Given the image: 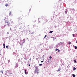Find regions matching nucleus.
Returning a JSON list of instances; mask_svg holds the SVG:
<instances>
[{
  "label": "nucleus",
  "mask_w": 77,
  "mask_h": 77,
  "mask_svg": "<svg viewBox=\"0 0 77 77\" xmlns=\"http://www.w3.org/2000/svg\"><path fill=\"white\" fill-rule=\"evenodd\" d=\"M35 73H36L37 74H38L39 72V69L38 68V67L36 66L35 67Z\"/></svg>",
  "instance_id": "1"
},
{
  "label": "nucleus",
  "mask_w": 77,
  "mask_h": 77,
  "mask_svg": "<svg viewBox=\"0 0 77 77\" xmlns=\"http://www.w3.org/2000/svg\"><path fill=\"white\" fill-rule=\"evenodd\" d=\"M60 70H61V69L59 68V69L58 70H57V72H58V71L59 72V71H60Z\"/></svg>",
  "instance_id": "2"
},
{
  "label": "nucleus",
  "mask_w": 77,
  "mask_h": 77,
  "mask_svg": "<svg viewBox=\"0 0 77 77\" xmlns=\"http://www.w3.org/2000/svg\"><path fill=\"white\" fill-rule=\"evenodd\" d=\"M7 25L8 26H9V22H7Z\"/></svg>",
  "instance_id": "3"
},
{
  "label": "nucleus",
  "mask_w": 77,
  "mask_h": 77,
  "mask_svg": "<svg viewBox=\"0 0 77 77\" xmlns=\"http://www.w3.org/2000/svg\"><path fill=\"white\" fill-rule=\"evenodd\" d=\"M25 74H27L28 73H27V72H26V70H25Z\"/></svg>",
  "instance_id": "4"
},
{
  "label": "nucleus",
  "mask_w": 77,
  "mask_h": 77,
  "mask_svg": "<svg viewBox=\"0 0 77 77\" xmlns=\"http://www.w3.org/2000/svg\"><path fill=\"white\" fill-rule=\"evenodd\" d=\"M53 31H51L49 32V33H53Z\"/></svg>",
  "instance_id": "5"
},
{
  "label": "nucleus",
  "mask_w": 77,
  "mask_h": 77,
  "mask_svg": "<svg viewBox=\"0 0 77 77\" xmlns=\"http://www.w3.org/2000/svg\"><path fill=\"white\" fill-rule=\"evenodd\" d=\"M73 69L74 71H75V70L76 69V68H75V67H73Z\"/></svg>",
  "instance_id": "6"
},
{
  "label": "nucleus",
  "mask_w": 77,
  "mask_h": 77,
  "mask_svg": "<svg viewBox=\"0 0 77 77\" xmlns=\"http://www.w3.org/2000/svg\"><path fill=\"white\" fill-rule=\"evenodd\" d=\"M1 72H2V74H3V70L1 71Z\"/></svg>",
  "instance_id": "7"
},
{
  "label": "nucleus",
  "mask_w": 77,
  "mask_h": 77,
  "mask_svg": "<svg viewBox=\"0 0 77 77\" xmlns=\"http://www.w3.org/2000/svg\"><path fill=\"white\" fill-rule=\"evenodd\" d=\"M72 76H73V77H75V75L74 74H73L72 75Z\"/></svg>",
  "instance_id": "8"
},
{
  "label": "nucleus",
  "mask_w": 77,
  "mask_h": 77,
  "mask_svg": "<svg viewBox=\"0 0 77 77\" xmlns=\"http://www.w3.org/2000/svg\"><path fill=\"white\" fill-rule=\"evenodd\" d=\"M8 6V4H6L5 5V6L7 7Z\"/></svg>",
  "instance_id": "9"
},
{
  "label": "nucleus",
  "mask_w": 77,
  "mask_h": 77,
  "mask_svg": "<svg viewBox=\"0 0 77 77\" xmlns=\"http://www.w3.org/2000/svg\"><path fill=\"white\" fill-rule=\"evenodd\" d=\"M9 15H11V11H10Z\"/></svg>",
  "instance_id": "10"
},
{
  "label": "nucleus",
  "mask_w": 77,
  "mask_h": 77,
  "mask_svg": "<svg viewBox=\"0 0 77 77\" xmlns=\"http://www.w3.org/2000/svg\"><path fill=\"white\" fill-rule=\"evenodd\" d=\"M39 65V66H42V64H40Z\"/></svg>",
  "instance_id": "11"
},
{
  "label": "nucleus",
  "mask_w": 77,
  "mask_h": 77,
  "mask_svg": "<svg viewBox=\"0 0 77 77\" xmlns=\"http://www.w3.org/2000/svg\"><path fill=\"white\" fill-rule=\"evenodd\" d=\"M74 62L75 63V62H77V61H76V60H74Z\"/></svg>",
  "instance_id": "12"
},
{
  "label": "nucleus",
  "mask_w": 77,
  "mask_h": 77,
  "mask_svg": "<svg viewBox=\"0 0 77 77\" xmlns=\"http://www.w3.org/2000/svg\"><path fill=\"white\" fill-rule=\"evenodd\" d=\"M46 37H47V35H46L45 36L44 38V39H45V38Z\"/></svg>",
  "instance_id": "13"
},
{
  "label": "nucleus",
  "mask_w": 77,
  "mask_h": 77,
  "mask_svg": "<svg viewBox=\"0 0 77 77\" xmlns=\"http://www.w3.org/2000/svg\"><path fill=\"white\" fill-rule=\"evenodd\" d=\"M72 36H73V37H74V36H75L74 34H72Z\"/></svg>",
  "instance_id": "14"
},
{
  "label": "nucleus",
  "mask_w": 77,
  "mask_h": 77,
  "mask_svg": "<svg viewBox=\"0 0 77 77\" xmlns=\"http://www.w3.org/2000/svg\"><path fill=\"white\" fill-rule=\"evenodd\" d=\"M58 50V49L56 48L55 49V51H57Z\"/></svg>",
  "instance_id": "15"
},
{
  "label": "nucleus",
  "mask_w": 77,
  "mask_h": 77,
  "mask_svg": "<svg viewBox=\"0 0 77 77\" xmlns=\"http://www.w3.org/2000/svg\"><path fill=\"white\" fill-rule=\"evenodd\" d=\"M75 49H77V46H75Z\"/></svg>",
  "instance_id": "16"
},
{
  "label": "nucleus",
  "mask_w": 77,
  "mask_h": 77,
  "mask_svg": "<svg viewBox=\"0 0 77 77\" xmlns=\"http://www.w3.org/2000/svg\"><path fill=\"white\" fill-rule=\"evenodd\" d=\"M49 58L50 59H51L52 58V57H51V56H50Z\"/></svg>",
  "instance_id": "17"
},
{
  "label": "nucleus",
  "mask_w": 77,
  "mask_h": 77,
  "mask_svg": "<svg viewBox=\"0 0 77 77\" xmlns=\"http://www.w3.org/2000/svg\"><path fill=\"white\" fill-rule=\"evenodd\" d=\"M27 65H28L29 66H30V64H28Z\"/></svg>",
  "instance_id": "18"
},
{
  "label": "nucleus",
  "mask_w": 77,
  "mask_h": 77,
  "mask_svg": "<svg viewBox=\"0 0 77 77\" xmlns=\"http://www.w3.org/2000/svg\"><path fill=\"white\" fill-rule=\"evenodd\" d=\"M65 13H66V14H67V11H65Z\"/></svg>",
  "instance_id": "19"
},
{
  "label": "nucleus",
  "mask_w": 77,
  "mask_h": 77,
  "mask_svg": "<svg viewBox=\"0 0 77 77\" xmlns=\"http://www.w3.org/2000/svg\"><path fill=\"white\" fill-rule=\"evenodd\" d=\"M18 20H20V17H19L18 18Z\"/></svg>",
  "instance_id": "20"
},
{
  "label": "nucleus",
  "mask_w": 77,
  "mask_h": 77,
  "mask_svg": "<svg viewBox=\"0 0 77 77\" xmlns=\"http://www.w3.org/2000/svg\"><path fill=\"white\" fill-rule=\"evenodd\" d=\"M3 46H5V44H3Z\"/></svg>",
  "instance_id": "21"
},
{
  "label": "nucleus",
  "mask_w": 77,
  "mask_h": 77,
  "mask_svg": "<svg viewBox=\"0 0 77 77\" xmlns=\"http://www.w3.org/2000/svg\"><path fill=\"white\" fill-rule=\"evenodd\" d=\"M9 32H7V35H9Z\"/></svg>",
  "instance_id": "22"
},
{
  "label": "nucleus",
  "mask_w": 77,
  "mask_h": 77,
  "mask_svg": "<svg viewBox=\"0 0 77 77\" xmlns=\"http://www.w3.org/2000/svg\"><path fill=\"white\" fill-rule=\"evenodd\" d=\"M6 47L7 48H8V46L7 45V46H6Z\"/></svg>",
  "instance_id": "23"
},
{
  "label": "nucleus",
  "mask_w": 77,
  "mask_h": 77,
  "mask_svg": "<svg viewBox=\"0 0 77 77\" xmlns=\"http://www.w3.org/2000/svg\"><path fill=\"white\" fill-rule=\"evenodd\" d=\"M68 44H69V45H70L71 44V43H70V42H69V43H68Z\"/></svg>",
  "instance_id": "24"
},
{
  "label": "nucleus",
  "mask_w": 77,
  "mask_h": 77,
  "mask_svg": "<svg viewBox=\"0 0 77 77\" xmlns=\"http://www.w3.org/2000/svg\"><path fill=\"white\" fill-rule=\"evenodd\" d=\"M6 25H5L4 26V27H6Z\"/></svg>",
  "instance_id": "25"
},
{
  "label": "nucleus",
  "mask_w": 77,
  "mask_h": 77,
  "mask_svg": "<svg viewBox=\"0 0 77 77\" xmlns=\"http://www.w3.org/2000/svg\"><path fill=\"white\" fill-rule=\"evenodd\" d=\"M60 51V50H58V52H59Z\"/></svg>",
  "instance_id": "26"
},
{
  "label": "nucleus",
  "mask_w": 77,
  "mask_h": 77,
  "mask_svg": "<svg viewBox=\"0 0 77 77\" xmlns=\"http://www.w3.org/2000/svg\"><path fill=\"white\" fill-rule=\"evenodd\" d=\"M24 59H25V60H27V59H26V58H24Z\"/></svg>",
  "instance_id": "27"
},
{
  "label": "nucleus",
  "mask_w": 77,
  "mask_h": 77,
  "mask_svg": "<svg viewBox=\"0 0 77 77\" xmlns=\"http://www.w3.org/2000/svg\"><path fill=\"white\" fill-rule=\"evenodd\" d=\"M18 65L17 64V67H18Z\"/></svg>",
  "instance_id": "28"
},
{
  "label": "nucleus",
  "mask_w": 77,
  "mask_h": 77,
  "mask_svg": "<svg viewBox=\"0 0 77 77\" xmlns=\"http://www.w3.org/2000/svg\"><path fill=\"white\" fill-rule=\"evenodd\" d=\"M41 62H42H42H43V61H42Z\"/></svg>",
  "instance_id": "29"
},
{
  "label": "nucleus",
  "mask_w": 77,
  "mask_h": 77,
  "mask_svg": "<svg viewBox=\"0 0 77 77\" xmlns=\"http://www.w3.org/2000/svg\"><path fill=\"white\" fill-rule=\"evenodd\" d=\"M5 48V46H4V48Z\"/></svg>",
  "instance_id": "30"
},
{
  "label": "nucleus",
  "mask_w": 77,
  "mask_h": 77,
  "mask_svg": "<svg viewBox=\"0 0 77 77\" xmlns=\"http://www.w3.org/2000/svg\"><path fill=\"white\" fill-rule=\"evenodd\" d=\"M72 10H73V11L74 10V8H73V9H72Z\"/></svg>",
  "instance_id": "31"
},
{
  "label": "nucleus",
  "mask_w": 77,
  "mask_h": 77,
  "mask_svg": "<svg viewBox=\"0 0 77 77\" xmlns=\"http://www.w3.org/2000/svg\"><path fill=\"white\" fill-rule=\"evenodd\" d=\"M29 60H30V61H31V58H30Z\"/></svg>",
  "instance_id": "32"
},
{
  "label": "nucleus",
  "mask_w": 77,
  "mask_h": 77,
  "mask_svg": "<svg viewBox=\"0 0 77 77\" xmlns=\"http://www.w3.org/2000/svg\"><path fill=\"white\" fill-rule=\"evenodd\" d=\"M10 74H12V73H10Z\"/></svg>",
  "instance_id": "33"
},
{
  "label": "nucleus",
  "mask_w": 77,
  "mask_h": 77,
  "mask_svg": "<svg viewBox=\"0 0 77 77\" xmlns=\"http://www.w3.org/2000/svg\"><path fill=\"white\" fill-rule=\"evenodd\" d=\"M76 43H77V42H76Z\"/></svg>",
  "instance_id": "34"
},
{
  "label": "nucleus",
  "mask_w": 77,
  "mask_h": 77,
  "mask_svg": "<svg viewBox=\"0 0 77 77\" xmlns=\"http://www.w3.org/2000/svg\"><path fill=\"white\" fill-rule=\"evenodd\" d=\"M7 23L6 22H5V23Z\"/></svg>",
  "instance_id": "35"
},
{
  "label": "nucleus",
  "mask_w": 77,
  "mask_h": 77,
  "mask_svg": "<svg viewBox=\"0 0 77 77\" xmlns=\"http://www.w3.org/2000/svg\"><path fill=\"white\" fill-rule=\"evenodd\" d=\"M8 37H9V38H10V36H9Z\"/></svg>",
  "instance_id": "36"
},
{
  "label": "nucleus",
  "mask_w": 77,
  "mask_h": 77,
  "mask_svg": "<svg viewBox=\"0 0 77 77\" xmlns=\"http://www.w3.org/2000/svg\"><path fill=\"white\" fill-rule=\"evenodd\" d=\"M59 68H60V67H59Z\"/></svg>",
  "instance_id": "37"
}]
</instances>
